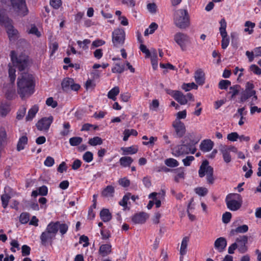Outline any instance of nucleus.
Masks as SVG:
<instances>
[{
	"label": "nucleus",
	"instance_id": "nucleus-8",
	"mask_svg": "<svg viewBox=\"0 0 261 261\" xmlns=\"http://www.w3.org/2000/svg\"><path fill=\"white\" fill-rule=\"evenodd\" d=\"M10 56L13 65L20 71L23 70L28 67L29 65L28 56L22 54L17 57L14 50L11 51Z\"/></svg>",
	"mask_w": 261,
	"mask_h": 261
},
{
	"label": "nucleus",
	"instance_id": "nucleus-42",
	"mask_svg": "<svg viewBox=\"0 0 261 261\" xmlns=\"http://www.w3.org/2000/svg\"><path fill=\"white\" fill-rule=\"evenodd\" d=\"M195 192L200 196H204L208 193V190L205 187H197L194 189Z\"/></svg>",
	"mask_w": 261,
	"mask_h": 261
},
{
	"label": "nucleus",
	"instance_id": "nucleus-4",
	"mask_svg": "<svg viewBox=\"0 0 261 261\" xmlns=\"http://www.w3.org/2000/svg\"><path fill=\"white\" fill-rule=\"evenodd\" d=\"M0 24L4 25L10 41H14L18 38V32L12 25V20L6 16L4 12L0 10Z\"/></svg>",
	"mask_w": 261,
	"mask_h": 261
},
{
	"label": "nucleus",
	"instance_id": "nucleus-34",
	"mask_svg": "<svg viewBox=\"0 0 261 261\" xmlns=\"http://www.w3.org/2000/svg\"><path fill=\"white\" fill-rule=\"evenodd\" d=\"M220 27L219 28L220 33L222 37L227 36V33L226 31V22L224 18H222L220 21Z\"/></svg>",
	"mask_w": 261,
	"mask_h": 261
},
{
	"label": "nucleus",
	"instance_id": "nucleus-18",
	"mask_svg": "<svg viewBox=\"0 0 261 261\" xmlns=\"http://www.w3.org/2000/svg\"><path fill=\"white\" fill-rule=\"evenodd\" d=\"M227 246V241L224 237H220L215 241L214 247L219 252H223Z\"/></svg>",
	"mask_w": 261,
	"mask_h": 261
},
{
	"label": "nucleus",
	"instance_id": "nucleus-22",
	"mask_svg": "<svg viewBox=\"0 0 261 261\" xmlns=\"http://www.w3.org/2000/svg\"><path fill=\"white\" fill-rule=\"evenodd\" d=\"M204 75V73L201 69L197 70L195 72L194 75L196 83L199 85H202L205 81Z\"/></svg>",
	"mask_w": 261,
	"mask_h": 261
},
{
	"label": "nucleus",
	"instance_id": "nucleus-12",
	"mask_svg": "<svg viewBox=\"0 0 261 261\" xmlns=\"http://www.w3.org/2000/svg\"><path fill=\"white\" fill-rule=\"evenodd\" d=\"M240 195L238 194H231L227 196L226 203L227 207L231 211H235L238 210L241 206V202L237 200L239 199Z\"/></svg>",
	"mask_w": 261,
	"mask_h": 261
},
{
	"label": "nucleus",
	"instance_id": "nucleus-3",
	"mask_svg": "<svg viewBox=\"0 0 261 261\" xmlns=\"http://www.w3.org/2000/svg\"><path fill=\"white\" fill-rule=\"evenodd\" d=\"M174 24L180 29H186L190 25V17L187 10L179 9L174 14Z\"/></svg>",
	"mask_w": 261,
	"mask_h": 261
},
{
	"label": "nucleus",
	"instance_id": "nucleus-41",
	"mask_svg": "<svg viewBox=\"0 0 261 261\" xmlns=\"http://www.w3.org/2000/svg\"><path fill=\"white\" fill-rule=\"evenodd\" d=\"M130 197V193H127L125 195L122 199L119 201V204L122 206L124 207V209L125 210L127 208V202L129 200Z\"/></svg>",
	"mask_w": 261,
	"mask_h": 261
},
{
	"label": "nucleus",
	"instance_id": "nucleus-39",
	"mask_svg": "<svg viewBox=\"0 0 261 261\" xmlns=\"http://www.w3.org/2000/svg\"><path fill=\"white\" fill-rule=\"evenodd\" d=\"M245 27H246L244 29L245 32H248L249 34L252 33L253 31V28L255 27V23L251 21H247L245 23Z\"/></svg>",
	"mask_w": 261,
	"mask_h": 261
},
{
	"label": "nucleus",
	"instance_id": "nucleus-10",
	"mask_svg": "<svg viewBox=\"0 0 261 261\" xmlns=\"http://www.w3.org/2000/svg\"><path fill=\"white\" fill-rule=\"evenodd\" d=\"M125 39V33L123 29L118 28L112 33V42L115 47L123 46Z\"/></svg>",
	"mask_w": 261,
	"mask_h": 261
},
{
	"label": "nucleus",
	"instance_id": "nucleus-54",
	"mask_svg": "<svg viewBox=\"0 0 261 261\" xmlns=\"http://www.w3.org/2000/svg\"><path fill=\"white\" fill-rule=\"evenodd\" d=\"M28 33L36 35L39 37L41 36V33L39 32L38 29L35 25H32L31 29L29 30Z\"/></svg>",
	"mask_w": 261,
	"mask_h": 261
},
{
	"label": "nucleus",
	"instance_id": "nucleus-1",
	"mask_svg": "<svg viewBox=\"0 0 261 261\" xmlns=\"http://www.w3.org/2000/svg\"><path fill=\"white\" fill-rule=\"evenodd\" d=\"M17 91L22 99L29 97L34 93L35 83L33 76L28 73H22L17 79Z\"/></svg>",
	"mask_w": 261,
	"mask_h": 261
},
{
	"label": "nucleus",
	"instance_id": "nucleus-59",
	"mask_svg": "<svg viewBox=\"0 0 261 261\" xmlns=\"http://www.w3.org/2000/svg\"><path fill=\"white\" fill-rule=\"evenodd\" d=\"M55 163L54 159L51 156H47L44 161V164L47 167H51Z\"/></svg>",
	"mask_w": 261,
	"mask_h": 261
},
{
	"label": "nucleus",
	"instance_id": "nucleus-36",
	"mask_svg": "<svg viewBox=\"0 0 261 261\" xmlns=\"http://www.w3.org/2000/svg\"><path fill=\"white\" fill-rule=\"evenodd\" d=\"M165 164L170 167H176L179 165L178 161L173 158H169L165 161Z\"/></svg>",
	"mask_w": 261,
	"mask_h": 261
},
{
	"label": "nucleus",
	"instance_id": "nucleus-51",
	"mask_svg": "<svg viewBox=\"0 0 261 261\" xmlns=\"http://www.w3.org/2000/svg\"><path fill=\"white\" fill-rule=\"evenodd\" d=\"M231 84V82L228 80H222L219 83V88L220 89H226Z\"/></svg>",
	"mask_w": 261,
	"mask_h": 261
},
{
	"label": "nucleus",
	"instance_id": "nucleus-31",
	"mask_svg": "<svg viewBox=\"0 0 261 261\" xmlns=\"http://www.w3.org/2000/svg\"><path fill=\"white\" fill-rule=\"evenodd\" d=\"M123 154H133L138 152V148L135 146H130L128 147H122L121 149Z\"/></svg>",
	"mask_w": 261,
	"mask_h": 261
},
{
	"label": "nucleus",
	"instance_id": "nucleus-26",
	"mask_svg": "<svg viewBox=\"0 0 261 261\" xmlns=\"http://www.w3.org/2000/svg\"><path fill=\"white\" fill-rule=\"evenodd\" d=\"M189 241V239L187 237H185L182 239L180 248V254L181 256L185 255L187 253V248Z\"/></svg>",
	"mask_w": 261,
	"mask_h": 261
},
{
	"label": "nucleus",
	"instance_id": "nucleus-14",
	"mask_svg": "<svg viewBox=\"0 0 261 261\" xmlns=\"http://www.w3.org/2000/svg\"><path fill=\"white\" fill-rule=\"evenodd\" d=\"M53 120V117H44L40 120L36 124V126L39 130H47L49 129Z\"/></svg>",
	"mask_w": 261,
	"mask_h": 261
},
{
	"label": "nucleus",
	"instance_id": "nucleus-61",
	"mask_svg": "<svg viewBox=\"0 0 261 261\" xmlns=\"http://www.w3.org/2000/svg\"><path fill=\"white\" fill-rule=\"evenodd\" d=\"M118 182H119V185H120L121 186H122L123 187H127L130 185L129 180H128V179H127L125 177L120 178L118 180Z\"/></svg>",
	"mask_w": 261,
	"mask_h": 261
},
{
	"label": "nucleus",
	"instance_id": "nucleus-48",
	"mask_svg": "<svg viewBox=\"0 0 261 261\" xmlns=\"http://www.w3.org/2000/svg\"><path fill=\"white\" fill-rule=\"evenodd\" d=\"M91 41L89 39H85L83 41H77V43L80 47L86 50L88 48V44L90 43Z\"/></svg>",
	"mask_w": 261,
	"mask_h": 261
},
{
	"label": "nucleus",
	"instance_id": "nucleus-57",
	"mask_svg": "<svg viewBox=\"0 0 261 261\" xmlns=\"http://www.w3.org/2000/svg\"><path fill=\"white\" fill-rule=\"evenodd\" d=\"M46 104L48 106L51 107L53 108H55L58 106L57 102L54 100L53 97L48 98L46 101Z\"/></svg>",
	"mask_w": 261,
	"mask_h": 261
},
{
	"label": "nucleus",
	"instance_id": "nucleus-56",
	"mask_svg": "<svg viewBox=\"0 0 261 261\" xmlns=\"http://www.w3.org/2000/svg\"><path fill=\"white\" fill-rule=\"evenodd\" d=\"M231 214L230 212H225L222 216V221L224 223L227 224L230 221Z\"/></svg>",
	"mask_w": 261,
	"mask_h": 261
},
{
	"label": "nucleus",
	"instance_id": "nucleus-13",
	"mask_svg": "<svg viewBox=\"0 0 261 261\" xmlns=\"http://www.w3.org/2000/svg\"><path fill=\"white\" fill-rule=\"evenodd\" d=\"M61 86L63 90L65 92L77 91L81 88L79 84L75 83L73 79L69 77H66L63 80Z\"/></svg>",
	"mask_w": 261,
	"mask_h": 261
},
{
	"label": "nucleus",
	"instance_id": "nucleus-46",
	"mask_svg": "<svg viewBox=\"0 0 261 261\" xmlns=\"http://www.w3.org/2000/svg\"><path fill=\"white\" fill-rule=\"evenodd\" d=\"M9 77L10 79V81L11 83L13 84L15 81L16 79V74L15 72L16 70L14 68L12 67L11 66L9 65Z\"/></svg>",
	"mask_w": 261,
	"mask_h": 261
},
{
	"label": "nucleus",
	"instance_id": "nucleus-6",
	"mask_svg": "<svg viewBox=\"0 0 261 261\" xmlns=\"http://www.w3.org/2000/svg\"><path fill=\"white\" fill-rule=\"evenodd\" d=\"M57 223L50 222L49 223L44 231L40 237L41 243L42 245L46 246L48 243H51L55 239L58 231V225Z\"/></svg>",
	"mask_w": 261,
	"mask_h": 261
},
{
	"label": "nucleus",
	"instance_id": "nucleus-24",
	"mask_svg": "<svg viewBox=\"0 0 261 261\" xmlns=\"http://www.w3.org/2000/svg\"><path fill=\"white\" fill-rule=\"evenodd\" d=\"M230 148L227 146H223L220 149V151L222 154L223 160L226 163L230 162L231 160V156L230 154Z\"/></svg>",
	"mask_w": 261,
	"mask_h": 261
},
{
	"label": "nucleus",
	"instance_id": "nucleus-21",
	"mask_svg": "<svg viewBox=\"0 0 261 261\" xmlns=\"http://www.w3.org/2000/svg\"><path fill=\"white\" fill-rule=\"evenodd\" d=\"M115 193V188L111 186H107L101 192V196L106 198H112Z\"/></svg>",
	"mask_w": 261,
	"mask_h": 261
},
{
	"label": "nucleus",
	"instance_id": "nucleus-62",
	"mask_svg": "<svg viewBox=\"0 0 261 261\" xmlns=\"http://www.w3.org/2000/svg\"><path fill=\"white\" fill-rule=\"evenodd\" d=\"M250 69L254 73L257 75H260L261 74V69L255 64L251 65L250 66Z\"/></svg>",
	"mask_w": 261,
	"mask_h": 261
},
{
	"label": "nucleus",
	"instance_id": "nucleus-2",
	"mask_svg": "<svg viewBox=\"0 0 261 261\" xmlns=\"http://www.w3.org/2000/svg\"><path fill=\"white\" fill-rule=\"evenodd\" d=\"M192 137L191 134L187 135L184 138L182 142L183 144L177 145L174 148L173 152L175 156H179L189 153L194 154L195 152L196 149L195 147V145L197 143V141L190 139Z\"/></svg>",
	"mask_w": 261,
	"mask_h": 261
},
{
	"label": "nucleus",
	"instance_id": "nucleus-52",
	"mask_svg": "<svg viewBox=\"0 0 261 261\" xmlns=\"http://www.w3.org/2000/svg\"><path fill=\"white\" fill-rule=\"evenodd\" d=\"M83 158L86 162L90 163L93 160V153L90 151H87L84 154Z\"/></svg>",
	"mask_w": 261,
	"mask_h": 261
},
{
	"label": "nucleus",
	"instance_id": "nucleus-25",
	"mask_svg": "<svg viewBox=\"0 0 261 261\" xmlns=\"http://www.w3.org/2000/svg\"><path fill=\"white\" fill-rule=\"evenodd\" d=\"M100 217L104 222L109 221L112 218V216L109 210L107 208H103L100 211Z\"/></svg>",
	"mask_w": 261,
	"mask_h": 261
},
{
	"label": "nucleus",
	"instance_id": "nucleus-32",
	"mask_svg": "<svg viewBox=\"0 0 261 261\" xmlns=\"http://www.w3.org/2000/svg\"><path fill=\"white\" fill-rule=\"evenodd\" d=\"M123 135L124 137L123 140L124 141H126L130 135H133L134 136H137L138 132H137V130L134 129H126L123 132Z\"/></svg>",
	"mask_w": 261,
	"mask_h": 261
},
{
	"label": "nucleus",
	"instance_id": "nucleus-47",
	"mask_svg": "<svg viewBox=\"0 0 261 261\" xmlns=\"http://www.w3.org/2000/svg\"><path fill=\"white\" fill-rule=\"evenodd\" d=\"M30 220V215L28 213H22L19 217V221L22 224L27 223Z\"/></svg>",
	"mask_w": 261,
	"mask_h": 261
},
{
	"label": "nucleus",
	"instance_id": "nucleus-50",
	"mask_svg": "<svg viewBox=\"0 0 261 261\" xmlns=\"http://www.w3.org/2000/svg\"><path fill=\"white\" fill-rule=\"evenodd\" d=\"M158 195H160V193H157L156 192H153L152 193H151L150 194H149V198H152L154 200H155V206L157 208L161 206V200H158L156 196Z\"/></svg>",
	"mask_w": 261,
	"mask_h": 261
},
{
	"label": "nucleus",
	"instance_id": "nucleus-64",
	"mask_svg": "<svg viewBox=\"0 0 261 261\" xmlns=\"http://www.w3.org/2000/svg\"><path fill=\"white\" fill-rule=\"evenodd\" d=\"M194 160V157L193 156H188L185 159L182 160V162L185 166H189L190 165L191 162Z\"/></svg>",
	"mask_w": 261,
	"mask_h": 261
},
{
	"label": "nucleus",
	"instance_id": "nucleus-27",
	"mask_svg": "<svg viewBox=\"0 0 261 261\" xmlns=\"http://www.w3.org/2000/svg\"><path fill=\"white\" fill-rule=\"evenodd\" d=\"M133 161V159L130 156H123L119 160L120 164L123 167H129Z\"/></svg>",
	"mask_w": 261,
	"mask_h": 261
},
{
	"label": "nucleus",
	"instance_id": "nucleus-49",
	"mask_svg": "<svg viewBox=\"0 0 261 261\" xmlns=\"http://www.w3.org/2000/svg\"><path fill=\"white\" fill-rule=\"evenodd\" d=\"M10 198V196L7 194H4L2 195L1 200L4 208H6L8 206Z\"/></svg>",
	"mask_w": 261,
	"mask_h": 261
},
{
	"label": "nucleus",
	"instance_id": "nucleus-30",
	"mask_svg": "<svg viewBox=\"0 0 261 261\" xmlns=\"http://www.w3.org/2000/svg\"><path fill=\"white\" fill-rule=\"evenodd\" d=\"M28 138L25 136L19 138L17 145V150L20 151L24 148V146L27 144Z\"/></svg>",
	"mask_w": 261,
	"mask_h": 261
},
{
	"label": "nucleus",
	"instance_id": "nucleus-53",
	"mask_svg": "<svg viewBox=\"0 0 261 261\" xmlns=\"http://www.w3.org/2000/svg\"><path fill=\"white\" fill-rule=\"evenodd\" d=\"M56 223H58V229H59L61 233L63 235L67 232L68 230V226L64 223L60 224L59 222H56Z\"/></svg>",
	"mask_w": 261,
	"mask_h": 261
},
{
	"label": "nucleus",
	"instance_id": "nucleus-15",
	"mask_svg": "<svg viewBox=\"0 0 261 261\" xmlns=\"http://www.w3.org/2000/svg\"><path fill=\"white\" fill-rule=\"evenodd\" d=\"M248 237L247 236H240L236 240L239 251L242 253H245L247 250L246 244L248 242Z\"/></svg>",
	"mask_w": 261,
	"mask_h": 261
},
{
	"label": "nucleus",
	"instance_id": "nucleus-37",
	"mask_svg": "<svg viewBox=\"0 0 261 261\" xmlns=\"http://www.w3.org/2000/svg\"><path fill=\"white\" fill-rule=\"evenodd\" d=\"M150 57H151L152 67L154 70H155L158 67V57L157 53L155 50L153 53H152V55H150Z\"/></svg>",
	"mask_w": 261,
	"mask_h": 261
},
{
	"label": "nucleus",
	"instance_id": "nucleus-40",
	"mask_svg": "<svg viewBox=\"0 0 261 261\" xmlns=\"http://www.w3.org/2000/svg\"><path fill=\"white\" fill-rule=\"evenodd\" d=\"M124 70V65H120L119 63H116L114 67L112 69L113 73H121Z\"/></svg>",
	"mask_w": 261,
	"mask_h": 261
},
{
	"label": "nucleus",
	"instance_id": "nucleus-16",
	"mask_svg": "<svg viewBox=\"0 0 261 261\" xmlns=\"http://www.w3.org/2000/svg\"><path fill=\"white\" fill-rule=\"evenodd\" d=\"M172 125L178 137L181 138L185 134L186 132V126L180 120H175L173 122Z\"/></svg>",
	"mask_w": 261,
	"mask_h": 261
},
{
	"label": "nucleus",
	"instance_id": "nucleus-7",
	"mask_svg": "<svg viewBox=\"0 0 261 261\" xmlns=\"http://www.w3.org/2000/svg\"><path fill=\"white\" fill-rule=\"evenodd\" d=\"M254 86L253 83L249 82L246 84L245 89L241 93L240 100L241 102L246 101L251 97V100L249 102L250 106H253L257 103V96L256 91L253 90Z\"/></svg>",
	"mask_w": 261,
	"mask_h": 261
},
{
	"label": "nucleus",
	"instance_id": "nucleus-5",
	"mask_svg": "<svg viewBox=\"0 0 261 261\" xmlns=\"http://www.w3.org/2000/svg\"><path fill=\"white\" fill-rule=\"evenodd\" d=\"M7 6H11L13 11L18 16L23 17L28 14L29 10L25 0H1Z\"/></svg>",
	"mask_w": 261,
	"mask_h": 261
},
{
	"label": "nucleus",
	"instance_id": "nucleus-11",
	"mask_svg": "<svg viewBox=\"0 0 261 261\" xmlns=\"http://www.w3.org/2000/svg\"><path fill=\"white\" fill-rule=\"evenodd\" d=\"M174 40L182 51L186 50L187 46L191 43L189 36L181 32H177L174 35Z\"/></svg>",
	"mask_w": 261,
	"mask_h": 261
},
{
	"label": "nucleus",
	"instance_id": "nucleus-29",
	"mask_svg": "<svg viewBox=\"0 0 261 261\" xmlns=\"http://www.w3.org/2000/svg\"><path fill=\"white\" fill-rule=\"evenodd\" d=\"M38 111V107L36 105L34 106L30 109L28 112V114L25 118L27 121H31L35 117V115Z\"/></svg>",
	"mask_w": 261,
	"mask_h": 261
},
{
	"label": "nucleus",
	"instance_id": "nucleus-44",
	"mask_svg": "<svg viewBox=\"0 0 261 261\" xmlns=\"http://www.w3.org/2000/svg\"><path fill=\"white\" fill-rule=\"evenodd\" d=\"M240 86L236 85L229 88V93L231 94V98H233L235 96L238 95L239 93Z\"/></svg>",
	"mask_w": 261,
	"mask_h": 261
},
{
	"label": "nucleus",
	"instance_id": "nucleus-9",
	"mask_svg": "<svg viewBox=\"0 0 261 261\" xmlns=\"http://www.w3.org/2000/svg\"><path fill=\"white\" fill-rule=\"evenodd\" d=\"M213 168L208 166V162L207 160L204 161L201 165L198 171L199 175L203 177L206 175L207 182L209 184H213L215 178L213 177Z\"/></svg>",
	"mask_w": 261,
	"mask_h": 261
},
{
	"label": "nucleus",
	"instance_id": "nucleus-45",
	"mask_svg": "<svg viewBox=\"0 0 261 261\" xmlns=\"http://www.w3.org/2000/svg\"><path fill=\"white\" fill-rule=\"evenodd\" d=\"M88 143L91 146H96L97 145L101 144L102 143V140L98 137H95L89 139Z\"/></svg>",
	"mask_w": 261,
	"mask_h": 261
},
{
	"label": "nucleus",
	"instance_id": "nucleus-43",
	"mask_svg": "<svg viewBox=\"0 0 261 261\" xmlns=\"http://www.w3.org/2000/svg\"><path fill=\"white\" fill-rule=\"evenodd\" d=\"M181 88L186 91H188L192 89H197L198 88V86L193 82L188 84L184 83L182 85Z\"/></svg>",
	"mask_w": 261,
	"mask_h": 261
},
{
	"label": "nucleus",
	"instance_id": "nucleus-20",
	"mask_svg": "<svg viewBox=\"0 0 261 261\" xmlns=\"http://www.w3.org/2000/svg\"><path fill=\"white\" fill-rule=\"evenodd\" d=\"M214 146V143L211 140H204L200 145V148L203 152H208L212 150Z\"/></svg>",
	"mask_w": 261,
	"mask_h": 261
},
{
	"label": "nucleus",
	"instance_id": "nucleus-19",
	"mask_svg": "<svg viewBox=\"0 0 261 261\" xmlns=\"http://www.w3.org/2000/svg\"><path fill=\"white\" fill-rule=\"evenodd\" d=\"M98 252L101 256H107L112 252V245L109 244L101 245L99 247Z\"/></svg>",
	"mask_w": 261,
	"mask_h": 261
},
{
	"label": "nucleus",
	"instance_id": "nucleus-35",
	"mask_svg": "<svg viewBox=\"0 0 261 261\" xmlns=\"http://www.w3.org/2000/svg\"><path fill=\"white\" fill-rule=\"evenodd\" d=\"M9 106L7 103H2L0 105V116H6L10 111Z\"/></svg>",
	"mask_w": 261,
	"mask_h": 261
},
{
	"label": "nucleus",
	"instance_id": "nucleus-63",
	"mask_svg": "<svg viewBox=\"0 0 261 261\" xmlns=\"http://www.w3.org/2000/svg\"><path fill=\"white\" fill-rule=\"evenodd\" d=\"M231 44L237 47V40L238 39V35L237 33L233 32L231 34Z\"/></svg>",
	"mask_w": 261,
	"mask_h": 261
},
{
	"label": "nucleus",
	"instance_id": "nucleus-38",
	"mask_svg": "<svg viewBox=\"0 0 261 261\" xmlns=\"http://www.w3.org/2000/svg\"><path fill=\"white\" fill-rule=\"evenodd\" d=\"M83 141V139L80 137H74L70 138L69 143L71 146H75L80 144Z\"/></svg>",
	"mask_w": 261,
	"mask_h": 261
},
{
	"label": "nucleus",
	"instance_id": "nucleus-23",
	"mask_svg": "<svg viewBox=\"0 0 261 261\" xmlns=\"http://www.w3.org/2000/svg\"><path fill=\"white\" fill-rule=\"evenodd\" d=\"M248 230V226L247 225H243L239 226L234 229H232L230 232V236H234L238 233H243L246 232Z\"/></svg>",
	"mask_w": 261,
	"mask_h": 261
},
{
	"label": "nucleus",
	"instance_id": "nucleus-17",
	"mask_svg": "<svg viewBox=\"0 0 261 261\" xmlns=\"http://www.w3.org/2000/svg\"><path fill=\"white\" fill-rule=\"evenodd\" d=\"M148 215L144 212L136 214L132 217V222L135 224H143L145 222Z\"/></svg>",
	"mask_w": 261,
	"mask_h": 261
},
{
	"label": "nucleus",
	"instance_id": "nucleus-55",
	"mask_svg": "<svg viewBox=\"0 0 261 261\" xmlns=\"http://www.w3.org/2000/svg\"><path fill=\"white\" fill-rule=\"evenodd\" d=\"M222 39L221 41V46L223 49H225L227 47L229 43V38L228 36L222 37Z\"/></svg>",
	"mask_w": 261,
	"mask_h": 261
},
{
	"label": "nucleus",
	"instance_id": "nucleus-33",
	"mask_svg": "<svg viewBox=\"0 0 261 261\" xmlns=\"http://www.w3.org/2000/svg\"><path fill=\"white\" fill-rule=\"evenodd\" d=\"M119 93V88L116 86L112 89L108 93V97L109 98L115 100L116 99V96L118 95Z\"/></svg>",
	"mask_w": 261,
	"mask_h": 261
},
{
	"label": "nucleus",
	"instance_id": "nucleus-60",
	"mask_svg": "<svg viewBox=\"0 0 261 261\" xmlns=\"http://www.w3.org/2000/svg\"><path fill=\"white\" fill-rule=\"evenodd\" d=\"M227 138L230 141H236L239 138V135L236 132H233L228 134Z\"/></svg>",
	"mask_w": 261,
	"mask_h": 261
},
{
	"label": "nucleus",
	"instance_id": "nucleus-58",
	"mask_svg": "<svg viewBox=\"0 0 261 261\" xmlns=\"http://www.w3.org/2000/svg\"><path fill=\"white\" fill-rule=\"evenodd\" d=\"M50 4L54 9H58L62 5L61 0H50Z\"/></svg>",
	"mask_w": 261,
	"mask_h": 261
},
{
	"label": "nucleus",
	"instance_id": "nucleus-28",
	"mask_svg": "<svg viewBox=\"0 0 261 261\" xmlns=\"http://www.w3.org/2000/svg\"><path fill=\"white\" fill-rule=\"evenodd\" d=\"M175 96L174 98L180 105H186L187 103L188 99L186 98V96H185V95L180 91H178Z\"/></svg>",
	"mask_w": 261,
	"mask_h": 261
}]
</instances>
